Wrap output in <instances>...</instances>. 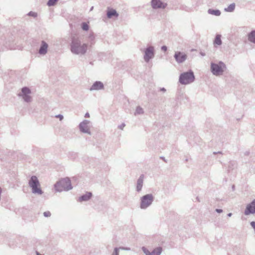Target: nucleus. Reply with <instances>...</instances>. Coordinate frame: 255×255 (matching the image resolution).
I'll return each instance as SVG.
<instances>
[{
    "label": "nucleus",
    "instance_id": "nucleus-18",
    "mask_svg": "<svg viewBox=\"0 0 255 255\" xmlns=\"http://www.w3.org/2000/svg\"><path fill=\"white\" fill-rule=\"evenodd\" d=\"M80 128L81 131L84 132H89V129L85 123H82L80 125Z\"/></svg>",
    "mask_w": 255,
    "mask_h": 255
},
{
    "label": "nucleus",
    "instance_id": "nucleus-17",
    "mask_svg": "<svg viewBox=\"0 0 255 255\" xmlns=\"http://www.w3.org/2000/svg\"><path fill=\"white\" fill-rule=\"evenodd\" d=\"M107 16L109 18H111L113 16L117 17L118 16V14L116 10L110 9L107 12Z\"/></svg>",
    "mask_w": 255,
    "mask_h": 255
},
{
    "label": "nucleus",
    "instance_id": "nucleus-30",
    "mask_svg": "<svg viewBox=\"0 0 255 255\" xmlns=\"http://www.w3.org/2000/svg\"><path fill=\"white\" fill-rule=\"evenodd\" d=\"M90 117V115H89V113H87L85 115V117L86 118H89Z\"/></svg>",
    "mask_w": 255,
    "mask_h": 255
},
{
    "label": "nucleus",
    "instance_id": "nucleus-16",
    "mask_svg": "<svg viewBox=\"0 0 255 255\" xmlns=\"http://www.w3.org/2000/svg\"><path fill=\"white\" fill-rule=\"evenodd\" d=\"M143 181V177L141 176L137 180L136 189L138 191H140L141 189L142 184Z\"/></svg>",
    "mask_w": 255,
    "mask_h": 255
},
{
    "label": "nucleus",
    "instance_id": "nucleus-15",
    "mask_svg": "<svg viewBox=\"0 0 255 255\" xmlns=\"http://www.w3.org/2000/svg\"><path fill=\"white\" fill-rule=\"evenodd\" d=\"M92 196V193L90 192L86 193L85 195L82 196L79 198L80 202L83 201H87L90 199Z\"/></svg>",
    "mask_w": 255,
    "mask_h": 255
},
{
    "label": "nucleus",
    "instance_id": "nucleus-26",
    "mask_svg": "<svg viewBox=\"0 0 255 255\" xmlns=\"http://www.w3.org/2000/svg\"><path fill=\"white\" fill-rule=\"evenodd\" d=\"M113 255H119L118 249L115 248Z\"/></svg>",
    "mask_w": 255,
    "mask_h": 255
},
{
    "label": "nucleus",
    "instance_id": "nucleus-10",
    "mask_svg": "<svg viewBox=\"0 0 255 255\" xmlns=\"http://www.w3.org/2000/svg\"><path fill=\"white\" fill-rule=\"evenodd\" d=\"M142 250L146 255H159L162 249L161 248H157L151 253H150L145 247H143Z\"/></svg>",
    "mask_w": 255,
    "mask_h": 255
},
{
    "label": "nucleus",
    "instance_id": "nucleus-3",
    "mask_svg": "<svg viewBox=\"0 0 255 255\" xmlns=\"http://www.w3.org/2000/svg\"><path fill=\"white\" fill-rule=\"evenodd\" d=\"M29 185L32 188L33 193H37L38 194H41L42 193V191L40 188L39 182L35 176L31 177L29 181Z\"/></svg>",
    "mask_w": 255,
    "mask_h": 255
},
{
    "label": "nucleus",
    "instance_id": "nucleus-22",
    "mask_svg": "<svg viewBox=\"0 0 255 255\" xmlns=\"http://www.w3.org/2000/svg\"><path fill=\"white\" fill-rule=\"evenodd\" d=\"M209 11L210 13L215 14L217 16L220 15L221 14L220 11L218 10H211V9H210L209 10Z\"/></svg>",
    "mask_w": 255,
    "mask_h": 255
},
{
    "label": "nucleus",
    "instance_id": "nucleus-23",
    "mask_svg": "<svg viewBox=\"0 0 255 255\" xmlns=\"http://www.w3.org/2000/svg\"><path fill=\"white\" fill-rule=\"evenodd\" d=\"M82 27L84 30H88L89 29V26L86 23H83L82 25Z\"/></svg>",
    "mask_w": 255,
    "mask_h": 255
},
{
    "label": "nucleus",
    "instance_id": "nucleus-27",
    "mask_svg": "<svg viewBox=\"0 0 255 255\" xmlns=\"http://www.w3.org/2000/svg\"><path fill=\"white\" fill-rule=\"evenodd\" d=\"M28 14H29V15L32 16H34V17H35L37 15L36 13L33 12H31V11Z\"/></svg>",
    "mask_w": 255,
    "mask_h": 255
},
{
    "label": "nucleus",
    "instance_id": "nucleus-19",
    "mask_svg": "<svg viewBox=\"0 0 255 255\" xmlns=\"http://www.w3.org/2000/svg\"><path fill=\"white\" fill-rule=\"evenodd\" d=\"M221 38V35L218 34L216 35L214 41V44L215 45H220L222 44V40Z\"/></svg>",
    "mask_w": 255,
    "mask_h": 255
},
{
    "label": "nucleus",
    "instance_id": "nucleus-28",
    "mask_svg": "<svg viewBox=\"0 0 255 255\" xmlns=\"http://www.w3.org/2000/svg\"><path fill=\"white\" fill-rule=\"evenodd\" d=\"M161 49H162V50H163L164 51H165H165H166V50H167V47H166V46H163L161 47Z\"/></svg>",
    "mask_w": 255,
    "mask_h": 255
},
{
    "label": "nucleus",
    "instance_id": "nucleus-29",
    "mask_svg": "<svg viewBox=\"0 0 255 255\" xmlns=\"http://www.w3.org/2000/svg\"><path fill=\"white\" fill-rule=\"evenodd\" d=\"M216 211L218 213H221L222 212V210L221 209H216Z\"/></svg>",
    "mask_w": 255,
    "mask_h": 255
},
{
    "label": "nucleus",
    "instance_id": "nucleus-8",
    "mask_svg": "<svg viewBox=\"0 0 255 255\" xmlns=\"http://www.w3.org/2000/svg\"><path fill=\"white\" fill-rule=\"evenodd\" d=\"M174 58L177 62L182 63L186 59L187 55L185 53L177 52L175 53Z\"/></svg>",
    "mask_w": 255,
    "mask_h": 255
},
{
    "label": "nucleus",
    "instance_id": "nucleus-6",
    "mask_svg": "<svg viewBox=\"0 0 255 255\" xmlns=\"http://www.w3.org/2000/svg\"><path fill=\"white\" fill-rule=\"evenodd\" d=\"M152 201V196L151 195H146L141 199V208H145L148 207Z\"/></svg>",
    "mask_w": 255,
    "mask_h": 255
},
{
    "label": "nucleus",
    "instance_id": "nucleus-31",
    "mask_svg": "<svg viewBox=\"0 0 255 255\" xmlns=\"http://www.w3.org/2000/svg\"><path fill=\"white\" fill-rule=\"evenodd\" d=\"M58 117H59V118H60V120H61L63 118V117L62 116H58Z\"/></svg>",
    "mask_w": 255,
    "mask_h": 255
},
{
    "label": "nucleus",
    "instance_id": "nucleus-25",
    "mask_svg": "<svg viewBox=\"0 0 255 255\" xmlns=\"http://www.w3.org/2000/svg\"><path fill=\"white\" fill-rule=\"evenodd\" d=\"M44 215L46 217H48L50 216L51 213L49 211H46L44 212Z\"/></svg>",
    "mask_w": 255,
    "mask_h": 255
},
{
    "label": "nucleus",
    "instance_id": "nucleus-2",
    "mask_svg": "<svg viewBox=\"0 0 255 255\" xmlns=\"http://www.w3.org/2000/svg\"><path fill=\"white\" fill-rule=\"evenodd\" d=\"M55 188L58 192L71 189L72 186L70 179L68 178L61 179L55 184Z\"/></svg>",
    "mask_w": 255,
    "mask_h": 255
},
{
    "label": "nucleus",
    "instance_id": "nucleus-14",
    "mask_svg": "<svg viewBox=\"0 0 255 255\" xmlns=\"http://www.w3.org/2000/svg\"><path fill=\"white\" fill-rule=\"evenodd\" d=\"M47 47L48 45L45 42L43 41L42 46L39 49V53L41 54H45L47 52Z\"/></svg>",
    "mask_w": 255,
    "mask_h": 255
},
{
    "label": "nucleus",
    "instance_id": "nucleus-20",
    "mask_svg": "<svg viewBox=\"0 0 255 255\" xmlns=\"http://www.w3.org/2000/svg\"><path fill=\"white\" fill-rule=\"evenodd\" d=\"M249 41L255 43V30L252 31L248 35Z\"/></svg>",
    "mask_w": 255,
    "mask_h": 255
},
{
    "label": "nucleus",
    "instance_id": "nucleus-11",
    "mask_svg": "<svg viewBox=\"0 0 255 255\" xmlns=\"http://www.w3.org/2000/svg\"><path fill=\"white\" fill-rule=\"evenodd\" d=\"M151 5L153 8H164L166 4L162 3L160 0H152Z\"/></svg>",
    "mask_w": 255,
    "mask_h": 255
},
{
    "label": "nucleus",
    "instance_id": "nucleus-9",
    "mask_svg": "<svg viewBox=\"0 0 255 255\" xmlns=\"http://www.w3.org/2000/svg\"><path fill=\"white\" fill-rule=\"evenodd\" d=\"M153 50L154 49L152 47H149L146 49L144 55V59L146 61L148 62L153 56Z\"/></svg>",
    "mask_w": 255,
    "mask_h": 255
},
{
    "label": "nucleus",
    "instance_id": "nucleus-32",
    "mask_svg": "<svg viewBox=\"0 0 255 255\" xmlns=\"http://www.w3.org/2000/svg\"><path fill=\"white\" fill-rule=\"evenodd\" d=\"M228 215H229V216H231V213H230Z\"/></svg>",
    "mask_w": 255,
    "mask_h": 255
},
{
    "label": "nucleus",
    "instance_id": "nucleus-1",
    "mask_svg": "<svg viewBox=\"0 0 255 255\" xmlns=\"http://www.w3.org/2000/svg\"><path fill=\"white\" fill-rule=\"evenodd\" d=\"M87 49V44H81L78 39H74L72 41L71 45V50L72 53L76 54H84L86 52Z\"/></svg>",
    "mask_w": 255,
    "mask_h": 255
},
{
    "label": "nucleus",
    "instance_id": "nucleus-7",
    "mask_svg": "<svg viewBox=\"0 0 255 255\" xmlns=\"http://www.w3.org/2000/svg\"><path fill=\"white\" fill-rule=\"evenodd\" d=\"M244 213L246 215L255 213V199L247 205Z\"/></svg>",
    "mask_w": 255,
    "mask_h": 255
},
{
    "label": "nucleus",
    "instance_id": "nucleus-12",
    "mask_svg": "<svg viewBox=\"0 0 255 255\" xmlns=\"http://www.w3.org/2000/svg\"><path fill=\"white\" fill-rule=\"evenodd\" d=\"M22 93L23 94V99L26 102H29L31 100L30 96L27 95L30 93V90L26 87L23 88L22 89Z\"/></svg>",
    "mask_w": 255,
    "mask_h": 255
},
{
    "label": "nucleus",
    "instance_id": "nucleus-13",
    "mask_svg": "<svg viewBox=\"0 0 255 255\" xmlns=\"http://www.w3.org/2000/svg\"><path fill=\"white\" fill-rule=\"evenodd\" d=\"M103 87L104 86L102 83L100 82H96L93 85L91 88V90H100L103 89Z\"/></svg>",
    "mask_w": 255,
    "mask_h": 255
},
{
    "label": "nucleus",
    "instance_id": "nucleus-4",
    "mask_svg": "<svg viewBox=\"0 0 255 255\" xmlns=\"http://www.w3.org/2000/svg\"><path fill=\"white\" fill-rule=\"evenodd\" d=\"M211 70L212 73L216 75H222L226 68L225 65L223 62L219 64H211Z\"/></svg>",
    "mask_w": 255,
    "mask_h": 255
},
{
    "label": "nucleus",
    "instance_id": "nucleus-5",
    "mask_svg": "<svg viewBox=\"0 0 255 255\" xmlns=\"http://www.w3.org/2000/svg\"><path fill=\"white\" fill-rule=\"evenodd\" d=\"M194 80V76L192 72H186L180 75L179 81L181 83L187 84Z\"/></svg>",
    "mask_w": 255,
    "mask_h": 255
},
{
    "label": "nucleus",
    "instance_id": "nucleus-24",
    "mask_svg": "<svg viewBox=\"0 0 255 255\" xmlns=\"http://www.w3.org/2000/svg\"><path fill=\"white\" fill-rule=\"evenodd\" d=\"M58 0H49L47 3L49 6L53 5Z\"/></svg>",
    "mask_w": 255,
    "mask_h": 255
},
{
    "label": "nucleus",
    "instance_id": "nucleus-21",
    "mask_svg": "<svg viewBox=\"0 0 255 255\" xmlns=\"http://www.w3.org/2000/svg\"><path fill=\"white\" fill-rule=\"evenodd\" d=\"M235 8V3H232L230 4L227 8L225 9V10L228 12H232L233 11Z\"/></svg>",
    "mask_w": 255,
    "mask_h": 255
}]
</instances>
